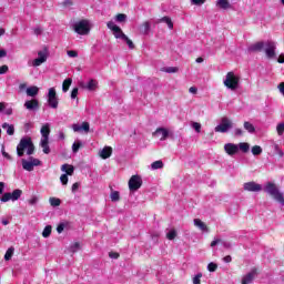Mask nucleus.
<instances>
[{
    "instance_id": "obj_56",
    "label": "nucleus",
    "mask_w": 284,
    "mask_h": 284,
    "mask_svg": "<svg viewBox=\"0 0 284 284\" xmlns=\"http://www.w3.org/2000/svg\"><path fill=\"white\" fill-rule=\"evenodd\" d=\"M60 181H61L62 185H65L68 183V181H69L68 174H62L60 176Z\"/></svg>"
},
{
    "instance_id": "obj_8",
    "label": "nucleus",
    "mask_w": 284,
    "mask_h": 284,
    "mask_svg": "<svg viewBox=\"0 0 284 284\" xmlns=\"http://www.w3.org/2000/svg\"><path fill=\"white\" fill-rule=\"evenodd\" d=\"M48 103L49 106L53 110H57L59 108V98H57V89L50 88L48 93Z\"/></svg>"
},
{
    "instance_id": "obj_15",
    "label": "nucleus",
    "mask_w": 284,
    "mask_h": 284,
    "mask_svg": "<svg viewBox=\"0 0 284 284\" xmlns=\"http://www.w3.org/2000/svg\"><path fill=\"white\" fill-rule=\"evenodd\" d=\"M265 48V42L260 41L248 47V52H261Z\"/></svg>"
},
{
    "instance_id": "obj_59",
    "label": "nucleus",
    "mask_w": 284,
    "mask_h": 284,
    "mask_svg": "<svg viewBox=\"0 0 284 284\" xmlns=\"http://www.w3.org/2000/svg\"><path fill=\"white\" fill-rule=\"evenodd\" d=\"M8 70H9L8 65L3 64L2 67H0V74H6Z\"/></svg>"
},
{
    "instance_id": "obj_26",
    "label": "nucleus",
    "mask_w": 284,
    "mask_h": 284,
    "mask_svg": "<svg viewBox=\"0 0 284 284\" xmlns=\"http://www.w3.org/2000/svg\"><path fill=\"white\" fill-rule=\"evenodd\" d=\"M97 85H99V82H97V80L94 79H91L88 84H87V89L90 91V92H94V90H97Z\"/></svg>"
},
{
    "instance_id": "obj_57",
    "label": "nucleus",
    "mask_w": 284,
    "mask_h": 284,
    "mask_svg": "<svg viewBox=\"0 0 284 284\" xmlns=\"http://www.w3.org/2000/svg\"><path fill=\"white\" fill-rule=\"evenodd\" d=\"M192 128H194L195 132H201V123L199 122H193Z\"/></svg>"
},
{
    "instance_id": "obj_25",
    "label": "nucleus",
    "mask_w": 284,
    "mask_h": 284,
    "mask_svg": "<svg viewBox=\"0 0 284 284\" xmlns=\"http://www.w3.org/2000/svg\"><path fill=\"white\" fill-rule=\"evenodd\" d=\"M244 130H246V132H248L250 134H254V132H256V128H254V124H252V122H244Z\"/></svg>"
},
{
    "instance_id": "obj_34",
    "label": "nucleus",
    "mask_w": 284,
    "mask_h": 284,
    "mask_svg": "<svg viewBox=\"0 0 284 284\" xmlns=\"http://www.w3.org/2000/svg\"><path fill=\"white\" fill-rule=\"evenodd\" d=\"M115 20L118 21V23H125V21L128 20V16L125 13H118L115 16Z\"/></svg>"
},
{
    "instance_id": "obj_22",
    "label": "nucleus",
    "mask_w": 284,
    "mask_h": 284,
    "mask_svg": "<svg viewBox=\"0 0 284 284\" xmlns=\"http://www.w3.org/2000/svg\"><path fill=\"white\" fill-rule=\"evenodd\" d=\"M22 168L27 172H32L34 170V166L32 165L31 160L28 161L26 159H22Z\"/></svg>"
},
{
    "instance_id": "obj_48",
    "label": "nucleus",
    "mask_w": 284,
    "mask_h": 284,
    "mask_svg": "<svg viewBox=\"0 0 284 284\" xmlns=\"http://www.w3.org/2000/svg\"><path fill=\"white\" fill-rule=\"evenodd\" d=\"M201 278H203V273H197V274L193 277V284H201Z\"/></svg>"
},
{
    "instance_id": "obj_14",
    "label": "nucleus",
    "mask_w": 284,
    "mask_h": 284,
    "mask_svg": "<svg viewBox=\"0 0 284 284\" xmlns=\"http://www.w3.org/2000/svg\"><path fill=\"white\" fill-rule=\"evenodd\" d=\"M256 274V268H252V271L242 278V284H251L252 281H254Z\"/></svg>"
},
{
    "instance_id": "obj_42",
    "label": "nucleus",
    "mask_w": 284,
    "mask_h": 284,
    "mask_svg": "<svg viewBox=\"0 0 284 284\" xmlns=\"http://www.w3.org/2000/svg\"><path fill=\"white\" fill-rule=\"evenodd\" d=\"M114 37L115 39H125V33L123 32V30H121V27H120V31H114Z\"/></svg>"
},
{
    "instance_id": "obj_24",
    "label": "nucleus",
    "mask_w": 284,
    "mask_h": 284,
    "mask_svg": "<svg viewBox=\"0 0 284 284\" xmlns=\"http://www.w3.org/2000/svg\"><path fill=\"white\" fill-rule=\"evenodd\" d=\"M49 143H50V140H41L40 142V146L42 148L44 154H50Z\"/></svg>"
},
{
    "instance_id": "obj_30",
    "label": "nucleus",
    "mask_w": 284,
    "mask_h": 284,
    "mask_svg": "<svg viewBox=\"0 0 284 284\" xmlns=\"http://www.w3.org/2000/svg\"><path fill=\"white\" fill-rule=\"evenodd\" d=\"M237 148L244 152V154H247V152H250V143L247 142H241Z\"/></svg>"
},
{
    "instance_id": "obj_19",
    "label": "nucleus",
    "mask_w": 284,
    "mask_h": 284,
    "mask_svg": "<svg viewBox=\"0 0 284 284\" xmlns=\"http://www.w3.org/2000/svg\"><path fill=\"white\" fill-rule=\"evenodd\" d=\"M61 171L65 172L67 176H72L74 174V166L72 164H63Z\"/></svg>"
},
{
    "instance_id": "obj_39",
    "label": "nucleus",
    "mask_w": 284,
    "mask_h": 284,
    "mask_svg": "<svg viewBox=\"0 0 284 284\" xmlns=\"http://www.w3.org/2000/svg\"><path fill=\"white\" fill-rule=\"evenodd\" d=\"M81 247V244L79 242H75L73 243L71 246H70V252L72 254H77V252H79V248Z\"/></svg>"
},
{
    "instance_id": "obj_58",
    "label": "nucleus",
    "mask_w": 284,
    "mask_h": 284,
    "mask_svg": "<svg viewBox=\"0 0 284 284\" xmlns=\"http://www.w3.org/2000/svg\"><path fill=\"white\" fill-rule=\"evenodd\" d=\"M33 34H36V37H39L40 34H43V29H41L39 27L33 29Z\"/></svg>"
},
{
    "instance_id": "obj_43",
    "label": "nucleus",
    "mask_w": 284,
    "mask_h": 284,
    "mask_svg": "<svg viewBox=\"0 0 284 284\" xmlns=\"http://www.w3.org/2000/svg\"><path fill=\"white\" fill-rule=\"evenodd\" d=\"M122 41H125V43L130 48V50H134V48H135L134 42H132V40H130V38H128V36H125V38Z\"/></svg>"
},
{
    "instance_id": "obj_50",
    "label": "nucleus",
    "mask_w": 284,
    "mask_h": 284,
    "mask_svg": "<svg viewBox=\"0 0 284 284\" xmlns=\"http://www.w3.org/2000/svg\"><path fill=\"white\" fill-rule=\"evenodd\" d=\"M276 130H277L278 136H282V134L284 132V122L278 123L277 126H276Z\"/></svg>"
},
{
    "instance_id": "obj_55",
    "label": "nucleus",
    "mask_w": 284,
    "mask_h": 284,
    "mask_svg": "<svg viewBox=\"0 0 284 284\" xmlns=\"http://www.w3.org/2000/svg\"><path fill=\"white\" fill-rule=\"evenodd\" d=\"M64 230H65V224H63V223H60V224L57 226V232H58V234L63 233Z\"/></svg>"
},
{
    "instance_id": "obj_38",
    "label": "nucleus",
    "mask_w": 284,
    "mask_h": 284,
    "mask_svg": "<svg viewBox=\"0 0 284 284\" xmlns=\"http://www.w3.org/2000/svg\"><path fill=\"white\" fill-rule=\"evenodd\" d=\"M14 254V247H9L4 254V261H10Z\"/></svg>"
},
{
    "instance_id": "obj_3",
    "label": "nucleus",
    "mask_w": 284,
    "mask_h": 284,
    "mask_svg": "<svg viewBox=\"0 0 284 284\" xmlns=\"http://www.w3.org/2000/svg\"><path fill=\"white\" fill-rule=\"evenodd\" d=\"M241 78L236 77L234 72L230 71L226 73V78L224 80V85L229 90H236L239 88V82Z\"/></svg>"
},
{
    "instance_id": "obj_35",
    "label": "nucleus",
    "mask_w": 284,
    "mask_h": 284,
    "mask_svg": "<svg viewBox=\"0 0 284 284\" xmlns=\"http://www.w3.org/2000/svg\"><path fill=\"white\" fill-rule=\"evenodd\" d=\"M152 170H163V161L158 160L151 164Z\"/></svg>"
},
{
    "instance_id": "obj_54",
    "label": "nucleus",
    "mask_w": 284,
    "mask_h": 284,
    "mask_svg": "<svg viewBox=\"0 0 284 284\" xmlns=\"http://www.w3.org/2000/svg\"><path fill=\"white\" fill-rule=\"evenodd\" d=\"M205 0H191L192 6H203Z\"/></svg>"
},
{
    "instance_id": "obj_20",
    "label": "nucleus",
    "mask_w": 284,
    "mask_h": 284,
    "mask_svg": "<svg viewBox=\"0 0 284 284\" xmlns=\"http://www.w3.org/2000/svg\"><path fill=\"white\" fill-rule=\"evenodd\" d=\"M216 6L222 10H230V8H232V4H230V0H216Z\"/></svg>"
},
{
    "instance_id": "obj_31",
    "label": "nucleus",
    "mask_w": 284,
    "mask_h": 284,
    "mask_svg": "<svg viewBox=\"0 0 284 284\" xmlns=\"http://www.w3.org/2000/svg\"><path fill=\"white\" fill-rule=\"evenodd\" d=\"M253 156H260V154H263V148L260 145H254L251 150Z\"/></svg>"
},
{
    "instance_id": "obj_10",
    "label": "nucleus",
    "mask_w": 284,
    "mask_h": 284,
    "mask_svg": "<svg viewBox=\"0 0 284 284\" xmlns=\"http://www.w3.org/2000/svg\"><path fill=\"white\" fill-rule=\"evenodd\" d=\"M245 192H261L263 186L254 181L244 183Z\"/></svg>"
},
{
    "instance_id": "obj_47",
    "label": "nucleus",
    "mask_w": 284,
    "mask_h": 284,
    "mask_svg": "<svg viewBox=\"0 0 284 284\" xmlns=\"http://www.w3.org/2000/svg\"><path fill=\"white\" fill-rule=\"evenodd\" d=\"M42 63H45L44 60L41 58H37L33 60L32 65L33 68H39V65H41Z\"/></svg>"
},
{
    "instance_id": "obj_52",
    "label": "nucleus",
    "mask_w": 284,
    "mask_h": 284,
    "mask_svg": "<svg viewBox=\"0 0 284 284\" xmlns=\"http://www.w3.org/2000/svg\"><path fill=\"white\" fill-rule=\"evenodd\" d=\"M81 130L84 132H90V123L89 122H82Z\"/></svg>"
},
{
    "instance_id": "obj_44",
    "label": "nucleus",
    "mask_w": 284,
    "mask_h": 284,
    "mask_svg": "<svg viewBox=\"0 0 284 284\" xmlns=\"http://www.w3.org/2000/svg\"><path fill=\"white\" fill-rule=\"evenodd\" d=\"M29 161H31V164L33 165V168H37L39 165H41V160L37 159V158H29Z\"/></svg>"
},
{
    "instance_id": "obj_7",
    "label": "nucleus",
    "mask_w": 284,
    "mask_h": 284,
    "mask_svg": "<svg viewBox=\"0 0 284 284\" xmlns=\"http://www.w3.org/2000/svg\"><path fill=\"white\" fill-rule=\"evenodd\" d=\"M74 32L77 34H90V26L88 24V20H81L74 24Z\"/></svg>"
},
{
    "instance_id": "obj_62",
    "label": "nucleus",
    "mask_w": 284,
    "mask_h": 284,
    "mask_svg": "<svg viewBox=\"0 0 284 284\" xmlns=\"http://www.w3.org/2000/svg\"><path fill=\"white\" fill-rule=\"evenodd\" d=\"M79 185H80L79 182L73 183L71 187L72 192H77L79 190Z\"/></svg>"
},
{
    "instance_id": "obj_32",
    "label": "nucleus",
    "mask_w": 284,
    "mask_h": 284,
    "mask_svg": "<svg viewBox=\"0 0 284 284\" xmlns=\"http://www.w3.org/2000/svg\"><path fill=\"white\" fill-rule=\"evenodd\" d=\"M49 203L52 207H59L61 205V199L59 197H50Z\"/></svg>"
},
{
    "instance_id": "obj_21",
    "label": "nucleus",
    "mask_w": 284,
    "mask_h": 284,
    "mask_svg": "<svg viewBox=\"0 0 284 284\" xmlns=\"http://www.w3.org/2000/svg\"><path fill=\"white\" fill-rule=\"evenodd\" d=\"M2 130H7V134L9 136H13L14 135V124H9L8 122H4L2 124Z\"/></svg>"
},
{
    "instance_id": "obj_49",
    "label": "nucleus",
    "mask_w": 284,
    "mask_h": 284,
    "mask_svg": "<svg viewBox=\"0 0 284 284\" xmlns=\"http://www.w3.org/2000/svg\"><path fill=\"white\" fill-rule=\"evenodd\" d=\"M38 59H42V61L47 62L48 61V54L45 51H39L38 52Z\"/></svg>"
},
{
    "instance_id": "obj_63",
    "label": "nucleus",
    "mask_w": 284,
    "mask_h": 284,
    "mask_svg": "<svg viewBox=\"0 0 284 284\" xmlns=\"http://www.w3.org/2000/svg\"><path fill=\"white\" fill-rule=\"evenodd\" d=\"M278 90H280V92L284 95V82H281V83L278 84Z\"/></svg>"
},
{
    "instance_id": "obj_9",
    "label": "nucleus",
    "mask_w": 284,
    "mask_h": 284,
    "mask_svg": "<svg viewBox=\"0 0 284 284\" xmlns=\"http://www.w3.org/2000/svg\"><path fill=\"white\" fill-rule=\"evenodd\" d=\"M265 54L267 59H274L276 57V43L274 41L265 42Z\"/></svg>"
},
{
    "instance_id": "obj_61",
    "label": "nucleus",
    "mask_w": 284,
    "mask_h": 284,
    "mask_svg": "<svg viewBox=\"0 0 284 284\" xmlns=\"http://www.w3.org/2000/svg\"><path fill=\"white\" fill-rule=\"evenodd\" d=\"M234 134H235V136H243V130L235 129Z\"/></svg>"
},
{
    "instance_id": "obj_46",
    "label": "nucleus",
    "mask_w": 284,
    "mask_h": 284,
    "mask_svg": "<svg viewBox=\"0 0 284 284\" xmlns=\"http://www.w3.org/2000/svg\"><path fill=\"white\" fill-rule=\"evenodd\" d=\"M142 32L144 34H148V32H150V22L145 21L142 23Z\"/></svg>"
},
{
    "instance_id": "obj_18",
    "label": "nucleus",
    "mask_w": 284,
    "mask_h": 284,
    "mask_svg": "<svg viewBox=\"0 0 284 284\" xmlns=\"http://www.w3.org/2000/svg\"><path fill=\"white\" fill-rule=\"evenodd\" d=\"M101 159H110L112 156V146H104L100 152Z\"/></svg>"
},
{
    "instance_id": "obj_6",
    "label": "nucleus",
    "mask_w": 284,
    "mask_h": 284,
    "mask_svg": "<svg viewBox=\"0 0 284 284\" xmlns=\"http://www.w3.org/2000/svg\"><path fill=\"white\" fill-rule=\"evenodd\" d=\"M143 185V179H141V175H132L129 180V190L131 192H136V190H141V186Z\"/></svg>"
},
{
    "instance_id": "obj_23",
    "label": "nucleus",
    "mask_w": 284,
    "mask_h": 284,
    "mask_svg": "<svg viewBox=\"0 0 284 284\" xmlns=\"http://www.w3.org/2000/svg\"><path fill=\"white\" fill-rule=\"evenodd\" d=\"M194 225H195V227H199V230H201L202 232H207V225L204 224V222L201 221V219H195Z\"/></svg>"
},
{
    "instance_id": "obj_13",
    "label": "nucleus",
    "mask_w": 284,
    "mask_h": 284,
    "mask_svg": "<svg viewBox=\"0 0 284 284\" xmlns=\"http://www.w3.org/2000/svg\"><path fill=\"white\" fill-rule=\"evenodd\" d=\"M24 108L30 111L39 110V100L32 99L24 102Z\"/></svg>"
},
{
    "instance_id": "obj_12",
    "label": "nucleus",
    "mask_w": 284,
    "mask_h": 284,
    "mask_svg": "<svg viewBox=\"0 0 284 284\" xmlns=\"http://www.w3.org/2000/svg\"><path fill=\"white\" fill-rule=\"evenodd\" d=\"M160 136V141H165L168 136H170V132L165 128H158L155 132L153 133V136Z\"/></svg>"
},
{
    "instance_id": "obj_16",
    "label": "nucleus",
    "mask_w": 284,
    "mask_h": 284,
    "mask_svg": "<svg viewBox=\"0 0 284 284\" xmlns=\"http://www.w3.org/2000/svg\"><path fill=\"white\" fill-rule=\"evenodd\" d=\"M156 23H166L169 30H174V22H172V18L164 16L163 18L159 19Z\"/></svg>"
},
{
    "instance_id": "obj_53",
    "label": "nucleus",
    "mask_w": 284,
    "mask_h": 284,
    "mask_svg": "<svg viewBox=\"0 0 284 284\" xmlns=\"http://www.w3.org/2000/svg\"><path fill=\"white\" fill-rule=\"evenodd\" d=\"M79 97V88H73L71 91V99H77Z\"/></svg>"
},
{
    "instance_id": "obj_17",
    "label": "nucleus",
    "mask_w": 284,
    "mask_h": 284,
    "mask_svg": "<svg viewBox=\"0 0 284 284\" xmlns=\"http://www.w3.org/2000/svg\"><path fill=\"white\" fill-rule=\"evenodd\" d=\"M40 132L42 134V140H50V124L42 125Z\"/></svg>"
},
{
    "instance_id": "obj_4",
    "label": "nucleus",
    "mask_w": 284,
    "mask_h": 284,
    "mask_svg": "<svg viewBox=\"0 0 284 284\" xmlns=\"http://www.w3.org/2000/svg\"><path fill=\"white\" fill-rule=\"evenodd\" d=\"M234 126V123H232V120H230L227 116H224L221 119V122L219 125L215 126V132H220L221 134H225V132H229Z\"/></svg>"
},
{
    "instance_id": "obj_51",
    "label": "nucleus",
    "mask_w": 284,
    "mask_h": 284,
    "mask_svg": "<svg viewBox=\"0 0 284 284\" xmlns=\"http://www.w3.org/2000/svg\"><path fill=\"white\" fill-rule=\"evenodd\" d=\"M67 54L71 59H75V57H79V52H77L75 50H69V51H67Z\"/></svg>"
},
{
    "instance_id": "obj_64",
    "label": "nucleus",
    "mask_w": 284,
    "mask_h": 284,
    "mask_svg": "<svg viewBox=\"0 0 284 284\" xmlns=\"http://www.w3.org/2000/svg\"><path fill=\"white\" fill-rule=\"evenodd\" d=\"M277 62L284 63V54H281L277 59Z\"/></svg>"
},
{
    "instance_id": "obj_60",
    "label": "nucleus",
    "mask_w": 284,
    "mask_h": 284,
    "mask_svg": "<svg viewBox=\"0 0 284 284\" xmlns=\"http://www.w3.org/2000/svg\"><path fill=\"white\" fill-rule=\"evenodd\" d=\"M119 256H121V255L118 252H110L109 253L110 258H115L116 260V258H119Z\"/></svg>"
},
{
    "instance_id": "obj_45",
    "label": "nucleus",
    "mask_w": 284,
    "mask_h": 284,
    "mask_svg": "<svg viewBox=\"0 0 284 284\" xmlns=\"http://www.w3.org/2000/svg\"><path fill=\"white\" fill-rule=\"evenodd\" d=\"M207 270H209V272H216V270H219V265L214 262H211L207 265Z\"/></svg>"
},
{
    "instance_id": "obj_41",
    "label": "nucleus",
    "mask_w": 284,
    "mask_h": 284,
    "mask_svg": "<svg viewBox=\"0 0 284 284\" xmlns=\"http://www.w3.org/2000/svg\"><path fill=\"white\" fill-rule=\"evenodd\" d=\"M111 201L113 202L121 201V194L119 193V191H114L111 193Z\"/></svg>"
},
{
    "instance_id": "obj_5",
    "label": "nucleus",
    "mask_w": 284,
    "mask_h": 284,
    "mask_svg": "<svg viewBox=\"0 0 284 284\" xmlns=\"http://www.w3.org/2000/svg\"><path fill=\"white\" fill-rule=\"evenodd\" d=\"M21 194H23V191L21 189L13 190L12 193L7 192L1 197V203H8V201H19L21 199Z\"/></svg>"
},
{
    "instance_id": "obj_33",
    "label": "nucleus",
    "mask_w": 284,
    "mask_h": 284,
    "mask_svg": "<svg viewBox=\"0 0 284 284\" xmlns=\"http://www.w3.org/2000/svg\"><path fill=\"white\" fill-rule=\"evenodd\" d=\"M50 234H52V225H47L42 232V236L43 239H48Z\"/></svg>"
},
{
    "instance_id": "obj_40",
    "label": "nucleus",
    "mask_w": 284,
    "mask_h": 284,
    "mask_svg": "<svg viewBox=\"0 0 284 284\" xmlns=\"http://www.w3.org/2000/svg\"><path fill=\"white\" fill-rule=\"evenodd\" d=\"M166 239L169 241H174L176 239V230H171L168 234H166Z\"/></svg>"
},
{
    "instance_id": "obj_1",
    "label": "nucleus",
    "mask_w": 284,
    "mask_h": 284,
    "mask_svg": "<svg viewBox=\"0 0 284 284\" xmlns=\"http://www.w3.org/2000/svg\"><path fill=\"white\" fill-rule=\"evenodd\" d=\"M34 150L36 148L34 143L32 142V138H22L17 145V155L21 158L27 152L28 156H32V154H34Z\"/></svg>"
},
{
    "instance_id": "obj_28",
    "label": "nucleus",
    "mask_w": 284,
    "mask_h": 284,
    "mask_svg": "<svg viewBox=\"0 0 284 284\" xmlns=\"http://www.w3.org/2000/svg\"><path fill=\"white\" fill-rule=\"evenodd\" d=\"M160 70H161V72H166L168 74H174V73L179 72V67H166V68H162Z\"/></svg>"
},
{
    "instance_id": "obj_29",
    "label": "nucleus",
    "mask_w": 284,
    "mask_h": 284,
    "mask_svg": "<svg viewBox=\"0 0 284 284\" xmlns=\"http://www.w3.org/2000/svg\"><path fill=\"white\" fill-rule=\"evenodd\" d=\"M70 85H72V78H68L62 83V92H68L70 90Z\"/></svg>"
},
{
    "instance_id": "obj_36",
    "label": "nucleus",
    "mask_w": 284,
    "mask_h": 284,
    "mask_svg": "<svg viewBox=\"0 0 284 284\" xmlns=\"http://www.w3.org/2000/svg\"><path fill=\"white\" fill-rule=\"evenodd\" d=\"M81 148H83V143L81 141H77L72 144V152H74V154H77V152H79V150H81Z\"/></svg>"
},
{
    "instance_id": "obj_27",
    "label": "nucleus",
    "mask_w": 284,
    "mask_h": 284,
    "mask_svg": "<svg viewBox=\"0 0 284 284\" xmlns=\"http://www.w3.org/2000/svg\"><path fill=\"white\" fill-rule=\"evenodd\" d=\"M39 94V87H30L27 89L28 97H37Z\"/></svg>"
},
{
    "instance_id": "obj_2",
    "label": "nucleus",
    "mask_w": 284,
    "mask_h": 284,
    "mask_svg": "<svg viewBox=\"0 0 284 284\" xmlns=\"http://www.w3.org/2000/svg\"><path fill=\"white\" fill-rule=\"evenodd\" d=\"M264 190L266 194H270V196H272V199L277 201V203H281L282 205H284L283 193L278 191V186H276V184L268 182Z\"/></svg>"
},
{
    "instance_id": "obj_11",
    "label": "nucleus",
    "mask_w": 284,
    "mask_h": 284,
    "mask_svg": "<svg viewBox=\"0 0 284 284\" xmlns=\"http://www.w3.org/2000/svg\"><path fill=\"white\" fill-rule=\"evenodd\" d=\"M224 151L229 156H234V154H239V145L234 143H226L224 145Z\"/></svg>"
},
{
    "instance_id": "obj_37",
    "label": "nucleus",
    "mask_w": 284,
    "mask_h": 284,
    "mask_svg": "<svg viewBox=\"0 0 284 284\" xmlns=\"http://www.w3.org/2000/svg\"><path fill=\"white\" fill-rule=\"evenodd\" d=\"M106 27L109 28V30H112V32H119L120 31V27L114 24L113 21H109L106 23Z\"/></svg>"
}]
</instances>
